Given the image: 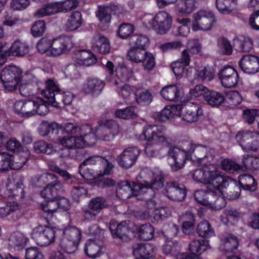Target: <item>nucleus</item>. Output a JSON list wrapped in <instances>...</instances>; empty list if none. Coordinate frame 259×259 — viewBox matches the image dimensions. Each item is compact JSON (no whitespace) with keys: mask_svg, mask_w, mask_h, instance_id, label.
Segmentation results:
<instances>
[{"mask_svg":"<svg viewBox=\"0 0 259 259\" xmlns=\"http://www.w3.org/2000/svg\"><path fill=\"white\" fill-rule=\"evenodd\" d=\"M46 29V25L45 21H36L31 27V33L33 36L39 37L42 36Z\"/></svg>","mask_w":259,"mask_h":259,"instance_id":"4d7b16f0","label":"nucleus"},{"mask_svg":"<svg viewBox=\"0 0 259 259\" xmlns=\"http://www.w3.org/2000/svg\"><path fill=\"white\" fill-rule=\"evenodd\" d=\"M93 48L94 51L103 54L109 53L110 45L108 39L103 34H96L92 39Z\"/></svg>","mask_w":259,"mask_h":259,"instance_id":"393cba45","label":"nucleus"},{"mask_svg":"<svg viewBox=\"0 0 259 259\" xmlns=\"http://www.w3.org/2000/svg\"><path fill=\"white\" fill-rule=\"evenodd\" d=\"M160 94L165 100L170 101H177L180 99L178 88L175 85L163 87L160 92Z\"/></svg>","mask_w":259,"mask_h":259,"instance_id":"f704fd0d","label":"nucleus"},{"mask_svg":"<svg viewBox=\"0 0 259 259\" xmlns=\"http://www.w3.org/2000/svg\"><path fill=\"white\" fill-rule=\"evenodd\" d=\"M96 16L101 23L108 24L111 20V14H110L105 7H99V10L96 12Z\"/></svg>","mask_w":259,"mask_h":259,"instance_id":"338daca9","label":"nucleus"},{"mask_svg":"<svg viewBox=\"0 0 259 259\" xmlns=\"http://www.w3.org/2000/svg\"><path fill=\"white\" fill-rule=\"evenodd\" d=\"M192 176L194 181L207 184L208 189L213 192L226 188L232 181L228 177L221 175L213 165L195 169Z\"/></svg>","mask_w":259,"mask_h":259,"instance_id":"f257e3e1","label":"nucleus"},{"mask_svg":"<svg viewBox=\"0 0 259 259\" xmlns=\"http://www.w3.org/2000/svg\"><path fill=\"white\" fill-rule=\"evenodd\" d=\"M190 93L194 96H202L206 103L212 107H218L225 101L224 95L214 91L210 90L202 84L197 85L190 91Z\"/></svg>","mask_w":259,"mask_h":259,"instance_id":"20e7f679","label":"nucleus"},{"mask_svg":"<svg viewBox=\"0 0 259 259\" xmlns=\"http://www.w3.org/2000/svg\"><path fill=\"white\" fill-rule=\"evenodd\" d=\"M239 184L245 190L253 191L257 183L254 178L249 174L240 175L238 178Z\"/></svg>","mask_w":259,"mask_h":259,"instance_id":"37998d69","label":"nucleus"},{"mask_svg":"<svg viewBox=\"0 0 259 259\" xmlns=\"http://www.w3.org/2000/svg\"><path fill=\"white\" fill-rule=\"evenodd\" d=\"M210 194L206 193L203 190H197L194 193V199L198 203L204 206H208L211 204L209 201V196Z\"/></svg>","mask_w":259,"mask_h":259,"instance_id":"13d9d810","label":"nucleus"},{"mask_svg":"<svg viewBox=\"0 0 259 259\" xmlns=\"http://www.w3.org/2000/svg\"><path fill=\"white\" fill-rule=\"evenodd\" d=\"M22 71L16 66L10 65L4 68L0 77L4 88L9 92L15 91L21 81Z\"/></svg>","mask_w":259,"mask_h":259,"instance_id":"39448f33","label":"nucleus"},{"mask_svg":"<svg viewBox=\"0 0 259 259\" xmlns=\"http://www.w3.org/2000/svg\"><path fill=\"white\" fill-rule=\"evenodd\" d=\"M126 58L134 63H142L144 69L147 70H151L155 65L153 54L139 48L131 47L127 52Z\"/></svg>","mask_w":259,"mask_h":259,"instance_id":"423d86ee","label":"nucleus"},{"mask_svg":"<svg viewBox=\"0 0 259 259\" xmlns=\"http://www.w3.org/2000/svg\"><path fill=\"white\" fill-rule=\"evenodd\" d=\"M236 139L244 150L256 151L259 150V133L242 131L236 135Z\"/></svg>","mask_w":259,"mask_h":259,"instance_id":"9b49d317","label":"nucleus"},{"mask_svg":"<svg viewBox=\"0 0 259 259\" xmlns=\"http://www.w3.org/2000/svg\"><path fill=\"white\" fill-rule=\"evenodd\" d=\"M187 145L190 148L191 155L193 154L198 162L203 161L211 162L214 158V150L206 146L187 142Z\"/></svg>","mask_w":259,"mask_h":259,"instance_id":"a211bd4d","label":"nucleus"},{"mask_svg":"<svg viewBox=\"0 0 259 259\" xmlns=\"http://www.w3.org/2000/svg\"><path fill=\"white\" fill-rule=\"evenodd\" d=\"M58 2L49 4L45 7L37 10L34 14V16L40 18L59 13L60 12Z\"/></svg>","mask_w":259,"mask_h":259,"instance_id":"79ce46f5","label":"nucleus"},{"mask_svg":"<svg viewBox=\"0 0 259 259\" xmlns=\"http://www.w3.org/2000/svg\"><path fill=\"white\" fill-rule=\"evenodd\" d=\"M46 90L41 93L46 99L45 101L46 104L57 107L60 101L66 105H69L72 102V96L69 94L62 97L60 89L55 84L53 79H50L46 81Z\"/></svg>","mask_w":259,"mask_h":259,"instance_id":"7ed1b4c3","label":"nucleus"},{"mask_svg":"<svg viewBox=\"0 0 259 259\" xmlns=\"http://www.w3.org/2000/svg\"><path fill=\"white\" fill-rule=\"evenodd\" d=\"M141 240L148 241L154 237V229L149 223L141 225L137 230Z\"/></svg>","mask_w":259,"mask_h":259,"instance_id":"a19ab883","label":"nucleus"},{"mask_svg":"<svg viewBox=\"0 0 259 259\" xmlns=\"http://www.w3.org/2000/svg\"><path fill=\"white\" fill-rule=\"evenodd\" d=\"M82 21L80 12L74 11L68 17L65 25V29L68 31L76 30L81 26Z\"/></svg>","mask_w":259,"mask_h":259,"instance_id":"7c9ffc66","label":"nucleus"},{"mask_svg":"<svg viewBox=\"0 0 259 259\" xmlns=\"http://www.w3.org/2000/svg\"><path fill=\"white\" fill-rule=\"evenodd\" d=\"M60 12H67L75 9L78 6V2L74 0H66L58 2Z\"/></svg>","mask_w":259,"mask_h":259,"instance_id":"e2e57ef3","label":"nucleus"},{"mask_svg":"<svg viewBox=\"0 0 259 259\" xmlns=\"http://www.w3.org/2000/svg\"><path fill=\"white\" fill-rule=\"evenodd\" d=\"M179 242L177 241L168 240L162 246V252L167 255H175L177 252V247H179Z\"/></svg>","mask_w":259,"mask_h":259,"instance_id":"6e6d98bb","label":"nucleus"},{"mask_svg":"<svg viewBox=\"0 0 259 259\" xmlns=\"http://www.w3.org/2000/svg\"><path fill=\"white\" fill-rule=\"evenodd\" d=\"M237 5V0H216L215 6L218 11L223 14H230Z\"/></svg>","mask_w":259,"mask_h":259,"instance_id":"4c0bfd02","label":"nucleus"},{"mask_svg":"<svg viewBox=\"0 0 259 259\" xmlns=\"http://www.w3.org/2000/svg\"><path fill=\"white\" fill-rule=\"evenodd\" d=\"M233 44L236 51L249 52L252 48L253 41L248 37L240 35L234 40Z\"/></svg>","mask_w":259,"mask_h":259,"instance_id":"2f4dec72","label":"nucleus"},{"mask_svg":"<svg viewBox=\"0 0 259 259\" xmlns=\"http://www.w3.org/2000/svg\"><path fill=\"white\" fill-rule=\"evenodd\" d=\"M208 246V242L205 240H193L189 245L191 253H179L175 259H202L199 255L207 249Z\"/></svg>","mask_w":259,"mask_h":259,"instance_id":"f3484780","label":"nucleus"},{"mask_svg":"<svg viewBox=\"0 0 259 259\" xmlns=\"http://www.w3.org/2000/svg\"><path fill=\"white\" fill-rule=\"evenodd\" d=\"M105 85L104 82L97 78H89L83 85V90L87 94H99Z\"/></svg>","mask_w":259,"mask_h":259,"instance_id":"cd10ccee","label":"nucleus"},{"mask_svg":"<svg viewBox=\"0 0 259 259\" xmlns=\"http://www.w3.org/2000/svg\"><path fill=\"white\" fill-rule=\"evenodd\" d=\"M74 58L78 64L89 66L97 62L96 56L91 52L84 50L74 52Z\"/></svg>","mask_w":259,"mask_h":259,"instance_id":"bb28decb","label":"nucleus"},{"mask_svg":"<svg viewBox=\"0 0 259 259\" xmlns=\"http://www.w3.org/2000/svg\"><path fill=\"white\" fill-rule=\"evenodd\" d=\"M135 99L139 103L149 104L152 101V95L147 90L137 92Z\"/></svg>","mask_w":259,"mask_h":259,"instance_id":"774afa93","label":"nucleus"},{"mask_svg":"<svg viewBox=\"0 0 259 259\" xmlns=\"http://www.w3.org/2000/svg\"><path fill=\"white\" fill-rule=\"evenodd\" d=\"M218 45L223 53L227 55L232 54V47L227 38L224 37L220 38L218 40Z\"/></svg>","mask_w":259,"mask_h":259,"instance_id":"69168bd1","label":"nucleus"},{"mask_svg":"<svg viewBox=\"0 0 259 259\" xmlns=\"http://www.w3.org/2000/svg\"><path fill=\"white\" fill-rule=\"evenodd\" d=\"M102 157L98 155L90 156L86 158L79 166V172L82 178H95L96 176H101V172H98L100 168Z\"/></svg>","mask_w":259,"mask_h":259,"instance_id":"f8f14e48","label":"nucleus"},{"mask_svg":"<svg viewBox=\"0 0 259 259\" xmlns=\"http://www.w3.org/2000/svg\"><path fill=\"white\" fill-rule=\"evenodd\" d=\"M222 85L227 88L235 87L239 81L237 71L230 66H224L218 73Z\"/></svg>","mask_w":259,"mask_h":259,"instance_id":"6ab92c4d","label":"nucleus"},{"mask_svg":"<svg viewBox=\"0 0 259 259\" xmlns=\"http://www.w3.org/2000/svg\"><path fill=\"white\" fill-rule=\"evenodd\" d=\"M116 72L118 77L124 82L128 81L133 76V70L124 63L119 65Z\"/></svg>","mask_w":259,"mask_h":259,"instance_id":"49530a36","label":"nucleus"},{"mask_svg":"<svg viewBox=\"0 0 259 259\" xmlns=\"http://www.w3.org/2000/svg\"><path fill=\"white\" fill-rule=\"evenodd\" d=\"M135 28L131 23H123L120 24L118 28V35L122 39H126L132 36Z\"/></svg>","mask_w":259,"mask_h":259,"instance_id":"8fccbe9b","label":"nucleus"},{"mask_svg":"<svg viewBox=\"0 0 259 259\" xmlns=\"http://www.w3.org/2000/svg\"><path fill=\"white\" fill-rule=\"evenodd\" d=\"M149 44L148 37L142 34L132 35L129 39V45L132 48H139L146 51V47Z\"/></svg>","mask_w":259,"mask_h":259,"instance_id":"c9c22d12","label":"nucleus"},{"mask_svg":"<svg viewBox=\"0 0 259 259\" xmlns=\"http://www.w3.org/2000/svg\"><path fill=\"white\" fill-rule=\"evenodd\" d=\"M221 165L224 170L229 173H233L241 170V165L228 159H224L222 161Z\"/></svg>","mask_w":259,"mask_h":259,"instance_id":"0e129e2a","label":"nucleus"},{"mask_svg":"<svg viewBox=\"0 0 259 259\" xmlns=\"http://www.w3.org/2000/svg\"><path fill=\"white\" fill-rule=\"evenodd\" d=\"M140 153V149L137 146L127 147L116 157V160L120 167L128 169L136 164Z\"/></svg>","mask_w":259,"mask_h":259,"instance_id":"ddd939ff","label":"nucleus"},{"mask_svg":"<svg viewBox=\"0 0 259 259\" xmlns=\"http://www.w3.org/2000/svg\"><path fill=\"white\" fill-rule=\"evenodd\" d=\"M57 186L47 185L46 187L40 192L41 196L46 200H53L57 199L61 193L64 192V189H59Z\"/></svg>","mask_w":259,"mask_h":259,"instance_id":"58836bf2","label":"nucleus"},{"mask_svg":"<svg viewBox=\"0 0 259 259\" xmlns=\"http://www.w3.org/2000/svg\"><path fill=\"white\" fill-rule=\"evenodd\" d=\"M195 8V0H181L177 6V11L182 14L190 13Z\"/></svg>","mask_w":259,"mask_h":259,"instance_id":"a18cd8bd","label":"nucleus"},{"mask_svg":"<svg viewBox=\"0 0 259 259\" xmlns=\"http://www.w3.org/2000/svg\"><path fill=\"white\" fill-rule=\"evenodd\" d=\"M80 134L83 135L84 142L86 146H92L96 142V136L92 132V128L89 125L82 126V132Z\"/></svg>","mask_w":259,"mask_h":259,"instance_id":"09e8293b","label":"nucleus"},{"mask_svg":"<svg viewBox=\"0 0 259 259\" xmlns=\"http://www.w3.org/2000/svg\"><path fill=\"white\" fill-rule=\"evenodd\" d=\"M131 184V182L127 181H122L118 184V193L124 198H130L133 196Z\"/></svg>","mask_w":259,"mask_h":259,"instance_id":"864d4df0","label":"nucleus"},{"mask_svg":"<svg viewBox=\"0 0 259 259\" xmlns=\"http://www.w3.org/2000/svg\"><path fill=\"white\" fill-rule=\"evenodd\" d=\"M168 154L174 160V164L171 165V167L175 171L183 168L186 160H192L189 147H170L168 151Z\"/></svg>","mask_w":259,"mask_h":259,"instance_id":"4468645a","label":"nucleus"},{"mask_svg":"<svg viewBox=\"0 0 259 259\" xmlns=\"http://www.w3.org/2000/svg\"><path fill=\"white\" fill-rule=\"evenodd\" d=\"M21 161H17L16 163H19L16 167H14L12 158L8 154L4 153H0V171H8L10 169H19L21 168L27 161L25 158H21Z\"/></svg>","mask_w":259,"mask_h":259,"instance_id":"c756f323","label":"nucleus"},{"mask_svg":"<svg viewBox=\"0 0 259 259\" xmlns=\"http://www.w3.org/2000/svg\"><path fill=\"white\" fill-rule=\"evenodd\" d=\"M78 244V243L64 237H63L60 241L61 248L69 254L74 253L77 249Z\"/></svg>","mask_w":259,"mask_h":259,"instance_id":"3c124183","label":"nucleus"},{"mask_svg":"<svg viewBox=\"0 0 259 259\" xmlns=\"http://www.w3.org/2000/svg\"><path fill=\"white\" fill-rule=\"evenodd\" d=\"M115 115L116 117L122 119H129L133 118L136 115L135 108L133 106H129L124 109L117 110Z\"/></svg>","mask_w":259,"mask_h":259,"instance_id":"052dcab7","label":"nucleus"},{"mask_svg":"<svg viewBox=\"0 0 259 259\" xmlns=\"http://www.w3.org/2000/svg\"><path fill=\"white\" fill-rule=\"evenodd\" d=\"M164 177L160 172H154L151 183H149L148 188L153 190H158L163 186Z\"/></svg>","mask_w":259,"mask_h":259,"instance_id":"5fc2aeb1","label":"nucleus"},{"mask_svg":"<svg viewBox=\"0 0 259 259\" xmlns=\"http://www.w3.org/2000/svg\"><path fill=\"white\" fill-rule=\"evenodd\" d=\"M84 251L90 258H96L102 254V247L95 240H88L85 243Z\"/></svg>","mask_w":259,"mask_h":259,"instance_id":"473e14b6","label":"nucleus"},{"mask_svg":"<svg viewBox=\"0 0 259 259\" xmlns=\"http://www.w3.org/2000/svg\"><path fill=\"white\" fill-rule=\"evenodd\" d=\"M172 17L166 11L157 13L150 21L153 29L158 34H165L171 28Z\"/></svg>","mask_w":259,"mask_h":259,"instance_id":"2eb2a0df","label":"nucleus"},{"mask_svg":"<svg viewBox=\"0 0 259 259\" xmlns=\"http://www.w3.org/2000/svg\"><path fill=\"white\" fill-rule=\"evenodd\" d=\"M108 228L114 238L119 239L123 242H128L131 240V230L126 221L119 223L115 220H111L108 225Z\"/></svg>","mask_w":259,"mask_h":259,"instance_id":"dca6fc26","label":"nucleus"},{"mask_svg":"<svg viewBox=\"0 0 259 259\" xmlns=\"http://www.w3.org/2000/svg\"><path fill=\"white\" fill-rule=\"evenodd\" d=\"M165 190L167 197L174 201L182 202L185 199L187 190L183 184L175 182L167 183Z\"/></svg>","mask_w":259,"mask_h":259,"instance_id":"aec40b11","label":"nucleus"},{"mask_svg":"<svg viewBox=\"0 0 259 259\" xmlns=\"http://www.w3.org/2000/svg\"><path fill=\"white\" fill-rule=\"evenodd\" d=\"M63 237L79 243L81 237V233L76 227H70L64 230Z\"/></svg>","mask_w":259,"mask_h":259,"instance_id":"de8ad7c7","label":"nucleus"},{"mask_svg":"<svg viewBox=\"0 0 259 259\" xmlns=\"http://www.w3.org/2000/svg\"><path fill=\"white\" fill-rule=\"evenodd\" d=\"M106 198L103 197H96L92 198L89 202L88 208L83 211L86 217L95 218L101 210L108 207Z\"/></svg>","mask_w":259,"mask_h":259,"instance_id":"4be33fe9","label":"nucleus"},{"mask_svg":"<svg viewBox=\"0 0 259 259\" xmlns=\"http://www.w3.org/2000/svg\"><path fill=\"white\" fill-rule=\"evenodd\" d=\"M239 66L246 73H256L259 70V57L252 55H244L239 62Z\"/></svg>","mask_w":259,"mask_h":259,"instance_id":"412c9836","label":"nucleus"},{"mask_svg":"<svg viewBox=\"0 0 259 259\" xmlns=\"http://www.w3.org/2000/svg\"><path fill=\"white\" fill-rule=\"evenodd\" d=\"M196 233L200 237L208 238L214 235L211 225L206 220L200 222L196 228Z\"/></svg>","mask_w":259,"mask_h":259,"instance_id":"e433bc0d","label":"nucleus"},{"mask_svg":"<svg viewBox=\"0 0 259 259\" xmlns=\"http://www.w3.org/2000/svg\"><path fill=\"white\" fill-rule=\"evenodd\" d=\"M71 47V39L68 37H60L52 40V54L57 56L68 52Z\"/></svg>","mask_w":259,"mask_h":259,"instance_id":"5701e85b","label":"nucleus"},{"mask_svg":"<svg viewBox=\"0 0 259 259\" xmlns=\"http://www.w3.org/2000/svg\"><path fill=\"white\" fill-rule=\"evenodd\" d=\"M165 130V127L163 126L146 125L143 128L140 138L142 140L149 142L155 141L163 146L169 147L170 146L169 139L163 133Z\"/></svg>","mask_w":259,"mask_h":259,"instance_id":"0eeeda50","label":"nucleus"},{"mask_svg":"<svg viewBox=\"0 0 259 259\" xmlns=\"http://www.w3.org/2000/svg\"><path fill=\"white\" fill-rule=\"evenodd\" d=\"M175 114L176 113H174L170 106H166L160 112L156 113L154 117L160 121H165L169 119L170 117H173Z\"/></svg>","mask_w":259,"mask_h":259,"instance_id":"680f3d73","label":"nucleus"},{"mask_svg":"<svg viewBox=\"0 0 259 259\" xmlns=\"http://www.w3.org/2000/svg\"><path fill=\"white\" fill-rule=\"evenodd\" d=\"M192 30L208 31L211 30L216 23L213 14L211 12L200 10L193 15Z\"/></svg>","mask_w":259,"mask_h":259,"instance_id":"6e6552de","label":"nucleus"},{"mask_svg":"<svg viewBox=\"0 0 259 259\" xmlns=\"http://www.w3.org/2000/svg\"><path fill=\"white\" fill-rule=\"evenodd\" d=\"M56 231L52 227L46 225H39L32 229L31 238L40 246H46L54 242Z\"/></svg>","mask_w":259,"mask_h":259,"instance_id":"1a4fd4ad","label":"nucleus"},{"mask_svg":"<svg viewBox=\"0 0 259 259\" xmlns=\"http://www.w3.org/2000/svg\"><path fill=\"white\" fill-rule=\"evenodd\" d=\"M119 133V125L114 120L103 119L98 122L96 135L99 139L110 141Z\"/></svg>","mask_w":259,"mask_h":259,"instance_id":"9d476101","label":"nucleus"},{"mask_svg":"<svg viewBox=\"0 0 259 259\" xmlns=\"http://www.w3.org/2000/svg\"><path fill=\"white\" fill-rule=\"evenodd\" d=\"M59 131H63V127L57 123L43 121L38 128L39 134L42 136H47L50 134H57Z\"/></svg>","mask_w":259,"mask_h":259,"instance_id":"72a5a7b5","label":"nucleus"},{"mask_svg":"<svg viewBox=\"0 0 259 259\" xmlns=\"http://www.w3.org/2000/svg\"><path fill=\"white\" fill-rule=\"evenodd\" d=\"M14 108L18 115L24 118H29L36 114L45 115L48 112L46 106L32 100H18L15 103Z\"/></svg>","mask_w":259,"mask_h":259,"instance_id":"f03ea898","label":"nucleus"},{"mask_svg":"<svg viewBox=\"0 0 259 259\" xmlns=\"http://www.w3.org/2000/svg\"><path fill=\"white\" fill-rule=\"evenodd\" d=\"M133 253L140 258H149L154 255V247L150 244L136 243L132 247Z\"/></svg>","mask_w":259,"mask_h":259,"instance_id":"c85d7f7f","label":"nucleus"},{"mask_svg":"<svg viewBox=\"0 0 259 259\" xmlns=\"http://www.w3.org/2000/svg\"><path fill=\"white\" fill-rule=\"evenodd\" d=\"M60 143L66 148V149H64V150L66 151L64 153L65 155L64 156L62 155V157L69 156L70 152L69 149L75 148L74 136H70L68 137L64 136L62 139L60 140Z\"/></svg>","mask_w":259,"mask_h":259,"instance_id":"bf43d9fd","label":"nucleus"},{"mask_svg":"<svg viewBox=\"0 0 259 259\" xmlns=\"http://www.w3.org/2000/svg\"><path fill=\"white\" fill-rule=\"evenodd\" d=\"M11 246L16 247H24L26 244V238L23 234L20 232L13 233L9 239Z\"/></svg>","mask_w":259,"mask_h":259,"instance_id":"603ef678","label":"nucleus"},{"mask_svg":"<svg viewBox=\"0 0 259 259\" xmlns=\"http://www.w3.org/2000/svg\"><path fill=\"white\" fill-rule=\"evenodd\" d=\"M33 146L34 150L37 153L51 154L56 151V150L51 144H48L43 140L34 142Z\"/></svg>","mask_w":259,"mask_h":259,"instance_id":"c03bdc74","label":"nucleus"},{"mask_svg":"<svg viewBox=\"0 0 259 259\" xmlns=\"http://www.w3.org/2000/svg\"><path fill=\"white\" fill-rule=\"evenodd\" d=\"M221 244L220 248L221 250L226 252H235L239 245L237 237L234 235L225 233L221 238Z\"/></svg>","mask_w":259,"mask_h":259,"instance_id":"b1692460","label":"nucleus"},{"mask_svg":"<svg viewBox=\"0 0 259 259\" xmlns=\"http://www.w3.org/2000/svg\"><path fill=\"white\" fill-rule=\"evenodd\" d=\"M202 114V110L199 105L189 103L185 105L183 119L187 122H195Z\"/></svg>","mask_w":259,"mask_h":259,"instance_id":"a878e982","label":"nucleus"},{"mask_svg":"<svg viewBox=\"0 0 259 259\" xmlns=\"http://www.w3.org/2000/svg\"><path fill=\"white\" fill-rule=\"evenodd\" d=\"M29 47L28 45L20 41H14L10 48V53L13 56L22 57L29 53Z\"/></svg>","mask_w":259,"mask_h":259,"instance_id":"ea45409f","label":"nucleus"}]
</instances>
